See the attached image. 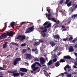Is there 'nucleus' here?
Masks as SVG:
<instances>
[{
    "instance_id": "obj_42",
    "label": "nucleus",
    "mask_w": 77,
    "mask_h": 77,
    "mask_svg": "<svg viewBox=\"0 0 77 77\" xmlns=\"http://www.w3.org/2000/svg\"><path fill=\"white\" fill-rule=\"evenodd\" d=\"M48 24V22H46L44 24H43V26H45Z\"/></svg>"
},
{
    "instance_id": "obj_19",
    "label": "nucleus",
    "mask_w": 77,
    "mask_h": 77,
    "mask_svg": "<svg viewBox=\"0 0 77 77\" xmlns=\"http://www.w3.org/2000/svg\"><path fill=\"white\" fill-rule=\"evenodd\" d=\"M60 12H62V15H65L66 14L65 10H62V11H60Z\"/></svg>"
},
{
    "instance_id": "obj_33",
    "label": "nucleus",
    "mask_w": 77,
    "mask_h": 77,
    "mask_svg": "<svg viewBox=\"0 0 77 77\" xmlns=\"http://www.w3.org/2000/svg\"><path fill=\"white\" fill-rule=\"evenodd\" d=\"M46 26L47 28H49V27H51V25L50 23H49Z\"/></svg>"
},
{
    "instance_id": "obj_27",
    "label": "nucleus",
    "mask_w": 77,
    "mask_h": 77,
    "mask_svg": "<svg viewBox=\"0 0 77 77\" xmlns=\"http://www.w3.org/2000/svg\"><path fill=\"white\" fill-rule=\"evenodd\" d=\"M39 42L40 43H42L43 42H44V39L43 38H42L41 39L39 40Z\"/></svg>"
},
{
    "instance_id": "obj_40",
    "label": "nucleus",
    "mask_w": 77,
    "mask_h": 77,
    "mask_svg": "<svg viewBox=\"0 0 77 77\" xmlns=\"http://www.w3.org/2000/svg\"><path fill=\"white\" fill-rule=\"evenodd\" d=\"M51 9H47L46 10V11H48V14H50V11H51Z\"/></svg>"
},
{
    "instance_id": "obj_29",
    "label": "nucleus",
    "mask_w": 77,
    "mask_h": 77,
    "mask_svg": "<svg viewBox=\"0 0 77 77\" xmlns=\"http://www.w3.org/2000/svg\"><path fill=\"white\" fill-rule=\"evenodd\" d=\"M27 52V50L26 49H23L22 51L23 53H26V52Z\"/></svg>"
},
{
    "instance_id": "obj_30",
    "label": "nucleus",
    "mask_w": 77,
    "mask_h": 77,
    "mask_svg": "<svg viewBox=\"0 0 77 77\" xmlns=\"http://www.w3.org/2000/svg\"><path fill=\"white\" fill-rule=\"evenodd\" d=\"M65 62V60L63 59H61L60 60V63H61L62 62V63Z\"/></svg>"
},
{
    "instance_id": "obj_52",
    "label": "nucleus",
    "mask_w": 77,
    "mask_h": 77,
    "mask_svg": "<svg viewBox=\"0 0 77 77\" xmlns=\"http://www.w3.org/2000/svg\"><path fill=\"white\" fill-rule=\"evenodd\" d=\"M71 20H69V22L67 23L68 25H69V24H70V23H71Z\"/></svg>"
},
{
    "instance_id": "obj_15",
    "label": "nucleus",
    "mask_w": 77,
    "mask_h": 77,
    "mask_svg": "<svg viewBox=\"0 0 77 77\" xmlns=\"http://www.w3.org/2000/svg\"><path fill=\"white\" fill-rule=\"evenodd\" d=\"M40 44V42H35L33 44V45L34 46H38V45H39Z\"/></svg>"
},
{
    "instance_id": "obj_59",
    "label": "nucleus",
    "mask_w": 77,
    "mask_h": 77,
    "mask_svg": "<svg viewBox=\"0 0 77 77\" xmlns=\"http://www.w3.org/2000/svg\"><path fill=\"white\" fill-rule=\"evenodd\" d=\"M74 68H77V66L75 65L73 66Z\"/></svg>"
},
{
    "instance_id": "obj_58",
    "label": "nucleus",
    "mask_w": 77,
    "mask_h": 77,
    "mask_svg": "<svg viewBox=\"0 0 77 77\" xmlns=\"http://www.w3.org/2000/svg\"><path fill=\"white\" fill-rule=\"evenodd\" d=\"M60 54V52H58V53L57 55L58 56H59Z\"/></svg>"
},
{
    "instance_id": "obj_25",
    "label": "nucleus",
    "mask_w": 77,
    "mask_h": 77,
    "mask_svg": "<svg viewBox=\"0 0 77 77\" xmlns=\"http://www.w3.org/2000/svg\"><path fill=\"white\" fill-rule=\"evenodd\" d=\"M15 25V22H12L11 23V26L12 27H14V25Z\"/></svg>"
},
{
    "instance_id": "obj_24",
    "label": "nucleus",
    "mask_w": 77,
    "mask_h": 77,
    "mask_svg": "<svg viewBox=\"0 0 77 77\" xmlns=\"http://www.w3.org/2000/svg\"><path fill=\"white\" fill-rule=\"evenodd\" d=\"M70 68H71V67H69V65H66L64 68L65 71H66V68L69 69Z\"/></svg>"
},
{
    "instance_id": "obj_9",
    "label": "nucleus",
    "mask_w": 77,
    "mask_h": 77,
    "mask_svg": "<svg viewBox=\"0 0 77 77\" xmlns=\"http://www.w3.org/2000/svg\"><path fill=\"white\" fill-rule=\"evenodd\" d=\"M20 70L22 72H27L28 71L27 69L23 68H20Z\"/></svg>"
},
{
    "instance_id": "obj_12",
    "label": "nucleus",
    "mask_w": 77,
    "mask_h": 77,
    "mask_svg": "<svg viewBox=\"0 0 77 77\" xmlns=\"http://www.w3.org/2000/svg\"><path fill=\"white\" fill-rule=\"evenodd\" d=\"M8 42H5L4 44H3V48H6L7 47V45L8 44Z\"/></svg>"
},
{
    "instance_id": "obj_37",
    "label": "nucleus",
    "mask_w": 77,
    "mask_h": 77,
    "mask_svg": "<svg viewBox=\"0 0 77 77\" xmlns=\"http://www.w3.org/2000/svg\"><path fill=\"white\" fill-rule=\"evenodd\" d=\"M73 39V38L72 37H71L70 38H69L68 41H72V39Z\"/></svg>"
},
{
    "instance_id": "obj_1",
    "label": "nucleus",
    "mask_w": 77,
    "mask_h": 77,
    "mask_svg": "<svg viewBox=\"0 0 77 77\" xmlns=\"http://www.w3.org/2000/svg\"><path fill=\"white\" fill-rule=\"evenodd\" d=\"M14 34H15V32H13L11 31L9 32H8L6 33L2 34L1 36H0V38H1V39H5V38H7L8 36H13Z\"/></svg>"
},
{
    "instance_id": "obj_50",
    "label": "nucleus",
    "mask_w": 77,
    "mask_h": 77,
    "mask_svg": "<svg viewBox=\"0 0 77 77\" xmlns=\"http://www.w3.org/2000/svg\"><path fill=\"white\" fill-rule=\"evenodd\" d=\"M72 42H73V43H75V42H76L75 40H72Z\"/></svg>"
},
{
    "instance_id": "obj_18",
    "label": "nucleus",
    "mask_w": 77,
    "mask_h": 77,
    "mask_svg": "<svg viewBox=\"0 0 77 77\" xmlns=\"http://www.w3.org/2000/svg\"><path fill=\"white\" fill-rule=\"evenodd\" d=\"M52 63H53L52 60H51L49 61V62L48 63L47 65H52Z\"/></svg>"
},
{
    "instance_id": "obj_11",
    "label": "nucleus",
    "mask_w": 77,
    "mask_h": 77,
    "mask_svg": "<svg viewBox=\"0 0 77 77\" xmlns=\"http://www.w3.org/2000/svg\"><path fill=\"white\" fill-rule=\"evenodd\" d=\"M73 51H74V49H73L72 46H70L69 48V52H72Z\"/></svg>"
},
{
    "instance_id": "obj_14",
    "label": "nucleus",
    "mask_w": 77,
    "mask_h": 77,
    "mask_svg": "<svg viewBox=\"0 0 77 77\" xmlns=\"http://www.w3.org/2000/svg\"><path fill=\"white\" fill-rule=\"evenodd\" d=\"M50 44L51 46H54L56 44V43H54V42L52 41H51Z\"/></svg>"
},
{
    "instance_id": "obj_26",
    "label": "nucleus",
    "mask_w": 77,
    "mask_h": 77,
    "mask_svg": "<svg viewBox=\"0 0 77 77\" xmlns=\"http://www.w3.org/2000/svg\"><path fill=\"white\" fill-rule=\"evenodd\" d=\"M34 64H35V65H36V64H37V65H38V66H40V67H42V66H41V64H40L38 62H35L34 63Z\"/></svg>"
},
{
    "instance_id": "obj_2",
    "label": "nucleus",
    "mask_w": 77,
    "mask_h": 77,
    "mask_svg": "<svg viewBox=\"0 0 77 77\" xmlns=\"http://www.w3.org/2000/svg\"><path fill=\"white\" fill-rule=\"evenodd\" d=\"M46 16V17H47L48 19V20H51V21H54V22H55V23H57V24H58L59 23V20H58L57 21L54 19V18H50V17H52V16L51 15V14H45Z\"/></svg>"
},
{
    "instance_id": "obj_8",
    "label": "nucleus",
    "mask_w": 77,
    "mask_h": 77,
    "mask_svg": "<svg viewBox=\"0 0 77 77\" xmlns=\"http://www.w3.org/2000/svg\"><path fill=\"white\" fill-rule=\"evenodd\" d=\"M40 62L41 65H44L45 63V59L43 57L40 58Z\"/></svg>"
},
{
    "instance_id": "obj_53",
    "label": "nucleus",
    "mask_w": 77,
    "mask_h": 77,
    "mask_svg": "<svg viewBox=\"0 0 77 77\" xmlns=\"http://www.w3.org/2000/svg\"><path fill=\"white\" fill-rule=\"evenodd\" d=\"M73 7H74V8H76V7H77V6H75V4H74L73 5Z\"/></svg>"
},
{
    "instance_id": "obj_10",
    "label": "nucleus",
    "mask_w": 77,
    "mask_h": 77,
    "mask_svg": "<svg viewBox=\"0 0 77 77\" xmlns=\"http://www.w3.org/2000/svg\"><path fill=\"white\" fill-rule=\"evenodd\" d=\"M31 32V31L29 29V28H28L26 29V31L25 32V33L27 34V33H30Z\"/></svg>"
},
{
    "instance_id": "obj_56",
    "label": "nucleus",
    "mask_w": 77,
    "mask_h": 77,
    "mask_svg": "<svg viewBox=\"0 0 77 77\" xmlns=\"http://www.w3.org/2000/svg\"><path fill=\"white\" fill-rule=\"evenodd\" d=\"M46 76H50V75L48 74H47L45 75Z\"/></svg>"
},
{
    "instance_id": "obj_36",
    "label": "nucleus",
    "mask_w": 77,
    "mask_h": 77,
    "mask_svg": "<svg viewBox=\"0 0 77 77\" xmlns=\"http://www.w3.org/2000/svg\"><path fill=\"white\" fill-rule=\"evenodd\" d=\"M27 45L26 43H23L21 45V47H24V46H26Z\"/></svg>"
},
{
    "instance_id": "obj_49",
    "label": "nucleus",
    "mask_w": 77,
    "mask_h": 77,
    "mask_svg": "<svg viewBox=\"0 0 77 77\" xmlns=\"http://www.w3.org/2000/svg\"><path fill=\"white\" fill-rule=\"evenodd\" d=\"M24 73H22V72H21L20 74V75H21V76H23V75H24Z\"/></svg>"
},
{
    "instance_id": "obj_62",
    "label": "nucleus",
    "mask_w": 77,
    "mask_h": 77,
    "mask_svg": "<svg viewBox=\"0 0 77 77\" xmlns=\"http://www.w3.org/2000/svg\"><path fill=\"white\" fill-rule=\"evenodd\" d=\"M0 75H4V74H2V72H1L0 73Z\"/></svg>"
},
{
    "instance_id": "obj_17",
    "label": "nucleus",
    "mask_w": 77,
    "mask_h": 77,
    "mask_svg": "<svg viewBox=\"0 0 77 77\" xmlns=\"http://www.w3.org/2000/svg\"><path fill=\"white\" fill-rule=\"evenodd\" d=\"M34 27H35V26H33L30 27L29 28L31 32H32V31L33 30V29H34Z\"/></svg>"
},
{
    "instance_id": "obj_63",
    "label": "nucleus",
    "mask_w": 77,
    "mask_h": 77,
    "mask_svg": "<svg viewBox=\"0 0 77 77\" xmlns=\"http://www.w3.org/2000/svg\"><path fill=\"white\" fill-rule=\"evenodd\" d=\"M75 54L76 57H77V53H75Z\"/></svg>"
},
{
    "instance_id": "obj_60",
    "label": "nucleus",
    "mask_w": 77,
    "mask_h": 77,
    "mask_svg": "<svg viewBox=\"0 0 77 77\" xmlns=\"http://www.w3.org/2000/svg\"><path fill=\"white\" fill-rule=\"evenodd\" d=\"M74 46L75 48H77V44L76 45H75Z\"/></svg>"
},
{
    "instance_id": "obj_51",
    "label": "nucleus",
    "mask_w": 77,
    "mask_h": 77,
    "mask_svg": "<svg viewBox=\"0 0 77 77\" xmlns=\"http://www.w3.org/2000/svg\"><path fill=\"white\" fill-rule=\"evenodd\" d=\"M39 29H41V30H43L44 29V28L43 27H40L39 28Z\"/></svg>"
},
{
    "instance_id": "obj_34",
    "label": "nucleus",
    "mask_w": 77,
    "mask_h": 77,
    "mask_svg": "<svg viewBox=\"0 0 77 77\" xmlns=\"http://www.w3.org/2000/svg\"><path fill=\"white\" fill-rule=\"evenodd\" d=\"M47 31V29H45L42 32V33H45Z\"/></svg>"
},
{
    "instance_id": "obj_64",
    "label": "nucleus",
    "mask_w": 77,
    "mask_h": 77,
    "mask_svg": "<svg viewBox=\"0 0 77 77\" xmlns=\"http://www.w3.org/2000/svg\"><path fill=\"white\" fill-rule=\"evenodd\" d=\"M55 48L57 50V49H58V46H57V47H55Z\"/></svg>"
},
{
    "instance_id": "obj_47",
    "label": "nucleus",
    "mask_w": 77,
    "mask_h": 77,
    "mask_svg": "<svg viewBox=\"0 0 77 77\" xmlns=\"http://www.w3.org/2000/svg\"><path fill=\"white\" fill-rule=\"evenodd\" d=\"M67 77H71V74H69L67 76Z\"/></svg>"
},
{
    "instance_id": "obj_13",
    "label": "nucleus",
    "mask_w": 77,
    "mask_h": 77,
    "mask_svg": "<svg viewBox=\"0 0 77 77\" xmlns=\"http://www.w3.org/2000/svg\"><path fill=\"white\" fill-rule=\"evenodd\" d=\"M53 37H54L55 39H57L58 41H59L60 39V37L59 36V35H54L53 36Z\"/></svg>"
},
{
    "instance_id": "obj_41",
    "label": "nucleus",
    "mask_w": 77,
    "mask_h": 77,
    "mask_svg": "<svg viewBox=\"0 0 77 77\" xmlns=\"http://www.w3.org/2000/svg\"><path fill=\"white\" fill-rule=\"evenodd\" d=\"M35 61H39V59L38 58H34Z\"/></svg>"
},
{
    "instance_id": "obj_35",
    "label": "nucleus",
    "mask_w": 77,
    "mask_h": 77,
    "mask_svg": "<svg viewBox=\"0 0 77 77\" xmlns=\"http://www.w3.org/2000/svg\"><path fill=\"white\" fill-rule=\"evenodd\" d=\"M57 60V58H54L53 60V62L54 63Z\"/></svg>"
},
{
    "instance_id": "obj_4",
    "label": "nucleus",
    "mask_w": 77,
    "mask_h": 77,
    "mask_svg": "<svg viewBox=\"0 0 77 77\" xmlns=\"http://www.w3.org/2000/svg\"><path fill=\"white\" fill-rule=\"evenodd\" d=\"M17 39L20 40V41H23L26 39V36L25 35H19L17 37Z\"/></svg>"
},
{
    "instance_id": "obj_23",
    "label": "nucleus",
    "mask_w": 77,
    "mask_h": 77,
    "mask_svg": "<svg viewBox=\"0 0 77 77\" xmlns=\"http://www.w3.org/2000/svg\"><path fill=\"white\" fill-rule=\"evenodd\" d=\"M75 9L74 8H72V7H70V11H71V12H74V11H75Z\"/></svg>"
},
{
    "instance_id": "obj_45",
    "label": "nucleus",
    "mask_w": 77,
    "mask_h": 77,
    "mask_svg": "<svg viewBox=\"0 0 77 77\" xmlns=\"http://www.w3.org/2000/svg\"><path fill=\"white\" fill-rule=\"evenodd\" d=\"M38 50H37V51H35V54H38Z\"/></svg>"
},
{
    "instance_id": "obj_54",
    "label": "nucleus",
    "mask_w": 77,
    "mask_h": 77,
    "mask_svg": "<svg viewBox=\"0 0 77 77\" xmlns=\"http://www.w3.org/2000/svg\"><path fill=\"white\" fill-rule=\"evenodd\" d=\"M41 66L42 67H44V66H46V65H45V64H44L43 65H42Z\"/></svg>"
},
{
    "instance_id": "obj_28",
    "label": "nucleus",
    "mask_w": 77,
    "mask_h": 77,
    "mask_svg": "<svg viewBox=\"0 0 77 77\" xmlns=\"http://www.w3.org/2000/svg\"><path fill=\"white\" fill-rule=\"evenodd\" d=\"M39 69V67H35L33 69V71H35L36 70V69Z\"/></svg>"
},
{
    "instance_id": "obj_32",
    "label": "nucleus",
    "mask_w": 77,
    "mask_h": 77,
    "mask_svg": "<svg viewBox=\"0 0 77 77\" xmlns=\"http://www.w3.org/2000/svg\"><path fill=\"white\" fill-rule=\"evenodd\" d=\"M36 66V64H33L31 66L32 69H33L34 68H35V67Z\"/></svg>"
},
{
    "instance_id": "obj_6",
    "label": "nucleus",
    "mask_w": 77,
    "mask_h": 77,
    "mask_svg": "<svg viewBox=\"0 0 77 77\" xmlns=\"http://www.w3.org/2000/svg\"><path fill=\"white\" fill-rule=\"evenodd\" d=\"M21 59L20 58H16V59L14 60V66H16L17 64H18V62L19 61H21Z\"/></svg>"
},
{
    "instance_id": "obj_22",
    "label": "nucleus",
    "mask_w": 77,
    "mask_h": 77,
    "mask_svg": "<svg viewBox=\"0 0 77 77\" xmlns=\"http://www.w3.org/2000/svg\"><path fill=\"white\" fill-rule=\"evenodd\" d=\"M11 44H12L13 45H16L17 47H18V45L14 42H11Z\"/></svg>"
},
{
    "instance_id": "obj_43",
    "label": "nucleus",
    "mask_w": 77,
    "mask_h": 77,
    "mask_svg": "<svg viewBox=\"0 0 77 77\" xmlns=\"http://www.w3.org/2000/svg\"><path fill=\"white\" fill-rule=\"evenodd\" d=\"M0 69H1V70H3V71H5V69L3 68V67H0Z\"/></svg>"
},
{
    "instance_id": "obj_61",
    "label": "nucleus",
    "mask_w": 77,
    "mask_h": 77,
    "mask_svg": "<svg viewBox=\"0 0 77 77\" xmlns=\"http://www.w3.org/2000/svg\"><path fill=\"white\" fill-rule=\"evenodd\" d=\"M27 48L28 50H29V51L30 50V48H29V47Z\"/></svg>"
},
{
    "instance_id": "obj_46",
    "label": "nucleus",
    "mask_w": 77,
    "mask_h": 77,
    "mask_svg": "<svg viewBox=\"0 0 77 77\" xmlns=\"http://www.w3.org/2000/svg\"><path fill=\"white\" fill-rule=\"evenodd\" d=\"M61 27L62 29H65V26H64V25L61 26Z\"/></svg>"
},
{
    "instance_id": "obj_7",
    "label": "nucleus",
    "mask_w": 77,
    "mask_h": 77,
    "mask_svg": "<svg viewBox=\"0 0 77 77\" xmlns=\"http://www.w3.org/2000/svg\"><path fill=\"white\" fill-rule=\"evenodd\" d=\"M70 0H66V2L64 3L65 5H66L68 7H70L71 6V3H72V1H70Z\"/></svg>"
},
{
    "instance_id": "obj_3",
    "label": "nucleus",
    "mask_w": 77,
    "mask_h": 77,
    "mask_svg": "<svg viewBox=\"0 0 77 77\" xmlns=\"http://www.w3.org/2000/svg\"><path fill=\"white\" fill-rule=\"evenodd\" d=\"M8 73H13L12 75H13L14 77H19L20 76V74L17 72V70H15L13 72L11 71V70L9 71L8 72Z\"/></svg>"
},
{
    "instance_id": "obj_39",
    "label": "nucleus",
    "mask_w": 77,
    "mask_h": 77,
    "mask_svg": "<svg viewBox=\"0 0 77 77\" xmlns=\"http://www.w3.org/2000/svg\"><path fill=\"white\" fill-rule=\"evenodd\" d=\"M38 49L36 48H35L34 49H32V51H37Z\"/></svg>"
},
{
    "instance_id": "obj_44",
    "label": "nucleus",
    "mask_w": 77,
    "mask_h": 77,
    "mask_svg": "<svg viewBox=\"0 0 77 77\" xmlns=\"http://www.w3.org/2000/svg\"><path fill=\"white\" fill-rule=\"evenodd\" d=\"M63 0H62L61 1L60 3H59V4L60 5V4H62V3H63Z\"/></svg>"
},
{
    "instance_id": "obj_20",
    "label": "nucleus",
    "mask_w": 77,
    "mask_h": 77,
    "mask_svg": "<svg viewBox=\"0 0 77 77\" xmlns=\"http://www.w3.org/2000/svg\"><path fill=\"white\" fill-rule=\"evenodd\" d=\"M77 17V14H74L73 15H72V17H71V18L72 19H75V18H76Z\"/></svg>"
},
{
    "instance_id": "obj_57",
    "label": "nucleus",
    "mask_w": 77,
    "mask_h": 77,
    "mask_svg": "<svg viewBox=\"0 0 77 77\" xmlns=\"http://www.w3.org/2000/svg\"><path fill=\"white\" fill-rule=\"evenodd\" d=\"M64 74H68V72H65L64 73Z\"/></svg>"
},
{
    "instance_id": "obj_38",
    "label": "nucleus",
    "mask_w": 77,
    "mask_h": 77,
    "mask_svg": "<svg viewBox=\"0 0 77 77\" xmlns=\"http://www.w3.org/2000/svg\"><path fill=\"white\" fill-rule=\"evenodd\" d=\"M41 35H42V37H45L46 36V33H44V34H41Z\"/></svg>"
},
{
    "instance_id": "obj_5",
    "label": "nucleus",
    "mask_w": 77,
    "mask_h": 77,
    "mask_svg": "<svg viewBox=\"0 0 77 77\" xmlns=\"http://www.w3.org/2000/svg\"><path fill=\"white\" fill-rule=\"evenodd\" d=\"M25 55L26 56V58L27 60H28V59L30 60V59H32V56L30 54L26 53L25 54Z\"/></svg>"
},
{
    "instance_id": "obj_16",
    "label": "nucleus",
    "mask_w": 77,
    "mask_h": 77,
    "mask_svg": "<svg viewBox=\"0 0 77 77\" xmlns=\"http://www.w3.org/2000/svg\"><path fill=\"white\" fill-rule=\"evenodd\" d=\"M63 57L64 59H71V57L69 55L64 56Z\"/></svg>"
},
{
    "instance_id": "obj_48",
    "label": "nucleus",
    "mask_w": 77,
    "mask_h": 77,
    "mask_svg": "<svg viewBox=\"0 0 77 77\" xmlns=\"http://www.w3.org/2000/svg\"><path fill=\"white\" fill-rule=\"evenodd\" d=\"M66 30H67V29H63L62 31L63 32V31H66Z\"/></svg>"
},
{
    "instance_id": "obj_31",
    "label": "nucleus",
    "mask_w": 77,
    "mask_h": 77,
    "mask_svg": "<svg viewBox=\"0 0 77 77\" xmlns=\"http://www.w3.org/2000/svg\"><path fill=\"white\" fill-rule=\"evenodd\" d=\"M66 38H67L63 39L62 40V41H66V42L69 41H68V37H67Z\"/></svg>"
},
{
    "instance_id": "obj_21",
    "label": "nucleus",
    "mask_w": 77,
    "mask_h": 77,
    "mask_svg": "<svg viewBox=\"0 0 77 77\" xmlns=\"http://www.w3.org/2000/svg\"><path fill=\"white\" fill-rule=\"evenodd\" d=\"M59 65H60V63H59V61H57L56 63L55 64V66L57 67V66H59Z\"/></svg>"
},
{
    "instance_id": "obj_55",
    "label": "nucleus",
    "mask_w": 77,
    "mask_h": 77,
    "mask_svg": "<svg viewBox=\"0 0 77 77\" xmlns=\"http://www.w3.org/2000/svg\"><path fill=\"white\" fill-rule=\"evenodd\" d=\"M74 65H75V66H77V62L75 63Z\"/></svg>"
}]
</instances>
